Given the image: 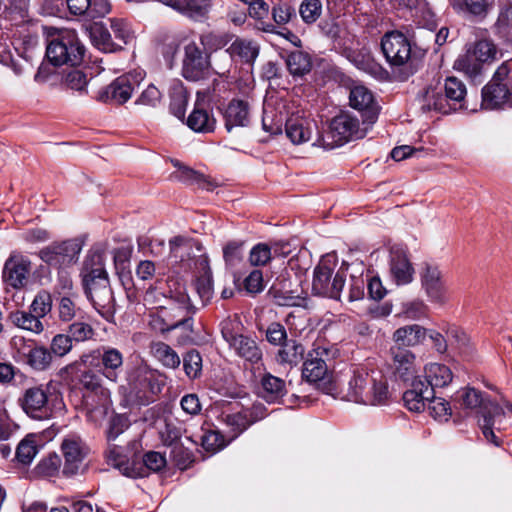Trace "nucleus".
I'll list each match as a JSON object with an SVG mask.
<instances>
[{"label": "nucleus", "mask_w": 512, "mask_h": 512, "mask_svg": "<svg viewBox=\"0 0 512 512\" xmlns=\"http://www.w3.org/2000/svg\"><path fill=\"white\" fill-rule=\"evenodd\" d=\"M80 275L85 293L95 310L105 320L113 322L115 300L105 270L103 253L98 250L90 251L83 262Z\"/></svg>", "instance_id": "nucleus-1"}, {"label": "nucleus", "mask_w": 512, "mask_h": 512, "mask_svg": "<svg viewBox=\"0 0 512 512\" xmlns=\"http://www.w3.org/2000/svg\"><path fill=\"white\" fill-rule=\"evenodd\" d=\"M391 396L387 377L381 371L357 367L348 382L344 398L358 404L380 406L387 405Z\"/></svg>", "instance_id": "nucleus-2"}, {"label": "nucleus", "mask_w": 512, "mask_h": 512, "mask_svg": "<svg viewBox=\"0 0 512 512\" xmlns=\"http://www.w3.org/2000/svg\"><path fill=\"white\" fill-rule=\"evenodd\" d=\"M94 361H100V372L109 381L117 383L123 370V354L114 347L103 346L97 350L82 354L78 360L66 365L60 370V375H71L80 372L81 366H91Z\"/></svg>", "instance_id": "nucleus-3"}, {"label": "nucleus", "mask_w": 512, "mask_h": 512, "mask_svg": "<svg viewBox=\"0 0 512 512\" xmlns=\"http://www.w3.org/2000/svg\"><path fill=\"white\" fill-rule=\"evenodd\" d=\"M85 48L72 30H64L49 40L46 48L48 60L55 66L79 65L84 57Z\"/></svg>", "instance_id": "nucleus-4"}, {"label": "nucleus", "mask_w": 512, "mask_h": 512, "mask_svg": "<svg viewBox=\"0 0 512 512\" xmlns=\"http://www.w3.org/2000/svg\"><path fill=\"white\" fill-rule=\"evenodd\" d=\"M329 350L323 346H315L308 352L303 363L302 377L309 383L315 384L326 394H332L335 385L331 381V375L326 364Z\"/></svg>", "instance_id": "nucleus-5"}, {"label": "nucleus", "mask_w": 512, "mask_h": 512, "mask_svg": "<svg viewBox=\"0 0 512 512\" xmlns=\"http://www.w3.org/2000/svg\"><path fill=\"white\" fill-rule=\"evenodd\" d=\"M129 385L126 400L130 405H148L161 390L155 372L146 366L135 369Z\"/></svg>", "instance_id": "nucleus-6"}, {"label": "nucleus", "mask_w": 512, "mask_h": 512, "mask_svg": "<svg viewBox=\"0 0 512 512\" xmlns=\"http://www.w3.org/2000/svg\"><path fill=\"white\" fill-rule=\"evenodd\" d=\"M335 264L323 257L314 269L312 291L316 295L339 300L345 285V273L337 271L333 275Z\"/></svg>", "instance_id": "nucleus-7"}, {"label": "nucleus", "mask_w": 512, "mask_h": 512, "mask_svg": "<svg viewBox=\"0 0 512 512\" xmlns=\"http://www.w3.org/2000/svg\"><path fill=\"white\" fill-rule=\"evenodd\" d=\"M61 452L64 458L62 475L67 478L83 474L87 468L89 447L78 436H67L61 443Z\"/></svg>", "instance_id": "nucleus-8"}, {"label": "nucleus", "mask_w": 512, "mask_h": 512, "mask_svg": "<svg viewBox=\"0 0 512 512\" xmlns=\"http://www.w3.org/2000/svg\"><path fill=\"white\" fill-rule=\"evenodd\" d=\"M183 49V77L189 81H199L206 78L211 66L209 54L203 51L199 44L192 39H186L184 41Z\"/></svg>", "instance_id": "nucleus-9"}, {"label": "nucleus", "mask_w": 512, "mask_h": 512, "mask_svg": "<svg viewBox=\"0 0 512 512\" xmlns=\"http://www.w3.org/2000/svg\"><path fill=\"white\" fill-rule=\"evenodd\" d=\"M420 282L428 300L437 305H444L448 301V288L440 267L426 262L420 269Z\"/></svg>", "instance_id": "nucleus-10"}, {"label": "nucleus", "mask_w": 512, "mask_h": 512, "mask_svg": "<svg viewBox=\"0 0 512 512\" xmlns=\"http://www.w3.org/2000/svg\"><path fill=\"white\" fill-rule=\"evenodd\" d=\"M81 250L79 241L70 239L44 247L38 255L49 266L62 269L75 262Z\"/></svg>", "instance_id": "nucleus-11"}, {"label": "nucleus", "mask_w": 512, "mask_h": 512, "mask_svg": "<svg viewBox=\"0 0 512 512\" xmlns=\"http://www.w3.org/2000/svg\"><path fill=\"white\" fill-rule=\"evenodd\" d=\"M381 49L391 66H404L412 60L410 40L399 31L387 32L382 37Z\"/></svg>", "instance_id": "nucleus-12"}, {"label": "nucleus", "mask_w": 512, "mask_h": 512, "mask_svg": "<svg viewBox=\"0 0 512 512\" xmlns=\"http://www.w3.org/2000/svg\"><path fill=\"white\" fill-rule=\"evenodd\" d=\"M22 410L31 418L42 420L51 416L48 401V386L38 385L27 388L18 399Z\"/></svg>", "instance_id": "nucleus-13"}, {"label": "nucleus", "mask_w": 512, "mask_h": 512, "mask_svg": "<svg viewBox=\"0 0 512 512\" xmlns=\"http://www.w3.org/2000/svg\"><path fill=\"white\" fill-rule=\"evenodd\" d=\"M32 268L33 265L28 256L13 252L4 264L3 278L15 289L25 288L29 283Z\"/></svg>", "instance_id": "nucleus-14"}, {"label": "nucleus", "mask_w": 512, "mask_h": 512, "mask_svg": "<svg viewBox=\"0 0 512 512\" xmlns=\"http://www.w3.org/2000/svg\"><path fill=\"white\" fill-rule=\"evenodd\" d=\"M359 131L358 119L349 114L342 113L334 117L329 126V131L323 138L325 143L342 145L350 141Z\"/></svg>", "instance_id": "nucleus-15"}, {"label": "nucleus", "mask_w": 512, "mask_h": 512, "mask_svg": "<svg viewBox=\"0 0 512 512\" xmlns=\"http://www.w3.org/2000/svg\"><path fill=\"white\" fill-rule=\"evenodd\" d=\"M389 353L393 373L403 381L414 380L417 372L415 354L400 346H391Z\"/></svg>", "instance_id": "nucleus-16"}, {"label": "nucleus", "mask_w": 512, "mask_h": 512, "mask_svg": "<svg viewBox=\"0 0 512 512\" xmlns=\"http://www.w3.org/2000/svg\"><path fill=\"white\" fill-rule=\"evenodd\" d=\"M135 83L137 80L131 74L119 76L99 94V100L123 104L131 98Z\"/></svg>", "instance_id": "nucleus-17"}, {"label": "nucleus", "mask_w": 512, "mask_h": 512, "mask_svg": "<svg viewBox=\"0 0 512 512\" xmlns=\"http://www.w3.org/2000/svg\"><path fill=\"white\" fill-rule=\"evenodd\" d=\"M166 466L165 457L155 451L146 453L141 459L133 458L131 468L125 469V476L130 478H141L148 476L151 472H158Z\"/></svg>", "instance_id": "nucleus-18"}, {"label": "nucleus", "mask_w": 512, "mask_h": 512, "mask_svg": "<svg viewBox=\"0 0 512 512\" xmlns=\"http://www.w3.org/2000/svg\"><path fill=\"white\" fill-rule=\"evenodd\" d=\"M420 108L423 112L436 111L448 114L452 111L449 100L445 98L442 84L437 82L429 85L418 97Z\"/></svg>", "instance_id": "nucleus-19"}, {"label": "nucleus", "mask_w": 512, "mask_h": 512, "mask_svg": "<svg viewBox=\"0 0 512 512\" xmlns=\"http://www.w3.org/2000/svg\"><path fill=\"white\" fill-rule=\"evenodd\" d=\"M505 412L497 403H489L484 406L483 418L479 420V425L485 439L495 446H499L501 441L494 433V428L500 430L502 418Z\"/></svg>", "instance_id": "nucleus-20"}, {"label": "nucleus", "mask_w": 512, "mask_h": 512, "mask_svg": "<svg viewBox=\"0 0 512 512\" xmlns=\"http://www.w3.org/2000/svg\"><path fill=\"white\" fill-rule=\"evenodd\" d=\"M316 129L315 121L304 116H292L285 123L286 135L293 144L309 141Z\"/></svg>", "instance_id": "nucleus-21"}, {"label": "nucleus", "mask_w": 512, "mask_h": 512, "mask_svg": "<svg viewBox=\"0 0 512 512\" xmlns=\"http://www.w3.org/2000/svg\"><path fill=\"white\" fill-rule=\"evenodd\" d=\"M433 396V389L429 388L420 378L412 381L411 389L403 394L406 408L412 412L424 411L428 401Z\"/></svg>", "instance_id": "nucleus-22"}, {"label": "nucleus", "mask_w": 512, "mask_h": 512, "mask_svg": "<svg viewBox=\"0 0 512 512\" xmlns=\"http://www.w3.org/2000/svg\"><path fill=\"white\" fill-rule=\"evenodd\" d=\"M224 338L236 353L246 361L257 363L262 359V350L255 340L244 335L222 332Z\"/></svg>", "instance_id": "nucleus-23"}, {"label": "nucleus", "mask_w": 512, "mask_h": 512, "mask_svg": "<svg viewBox=\"0 0 512 512\" xmlns=\"http://www.w3.org/2000/svg\"><path fill=\"white\" fill-rule=\"evenodd\" d=\"M509 103L512 106V91L507 86L491 80L482 89V107L493 110Z\"/></svg>", "instance_id": "nucleus-24"}, {"label": "nucleus", "mask_w": 512, "mask_h": 512, "mask_svg": "<svg viewBox=\"0 0 512 512\" xmlns=\"http://www.w3.org/2000/svg\"><path fill=\"white\" fill-rule=\"evenodd\" d=\"M225 128L231 132L236 127H246L250 123L249 105L243 100H232L224 111Z\"/></svg>", "instance_id": "nucleus-25"}, {"label": "nucleus", "mask_w": 512, "mask_h": 512, "mask_svg": "<svg viewBox=\"0 0 512 512\" xmlns=\"http://www.w3.org/2000/svg\"><path fill=\"white\" fill-rule=\"evenodd\" d=\"M78 380L83 389L94 393L98 397V405L106 408L110 402V391L103 387L100 375L88 369L79 374Z\"/></svg>", "instance_id": "nucleus-26"}, {"label": "nucleus", "mask_w": 512, "mask_h": 512, "mask_svg": "<svg viewBox=\"0 0 512 512\" xmlns=\"http://www.w3.org/2000/svg\"><path fill=\"white\" fill-rule=\"evenodd\" d=\"M427 336V329L424 327L413 324L398 328L392 336L394 341L393 346H400L408 349L421 344Z\"/></svg>", "instance_id": "nucleus-27"}, {"label": "nucleus", "mask_w": 512, "mask_h": 512, "mask_svg": "<svg viewBox=\"0 0 512 512\" xmlns=\"http://www.w3.org/2000/svg\"><path fill=\"white\" fill-rule=\"evenodd\" d=\"M390 272L398 285H406L413 280L414 269L403 252L396 251L392 253Z\"/></svg>", "instance_id": "nucleus-28"}, {"label": "nucleus", "mask_w": 512, "mask_h": 512, "mask_svg": "<svg viewBox=\"0 0 512 512\" xmlns=\"http://www.w3.org/2000/svg\"><path fill=\"white\" fill-rule=\"evenodd\" d=\"M259 54L258 45L250 40L236 39L222 56L228 61L233 57H239L243 62L252 63Z\"/></svg>", "instance_id": "nucleus-29"}, {"label": "nucleus", "mask_w": 512, "mask_h": 512, "mask_svg": "<svg viewBox=\"0 0 512 512\" xmlns=\"http://www.w3.org/2000/svg\"><path fill=\"white\" fill-rule=\"evenodd\" d=\"M151 355L167 369H177L181 364L178 353L162 341H153L149 345Z\"/></svg>", "instance_id": "nucleus-30"}, {"label": "nucleus", "mask_w": 512, "mask_h": 512, "mask_svg": "<svg viewBox=\"0 0 512 512\" xmlns=\"http://www.w3.org/2000/svg\"><path fill=\"white\" fill-rule=\"evenodd\" d=\"M261 395L270 403H278L287 393L285 381L270 373L261 378Z\"/></svg>", "instance_id": "nucleus-31"}, {"label": "nucleus", "mask_w": 512, "mask_h": 512, "mask_svg": "<svg viewBox=\"0 0 512 512\" xmlns=\"http://www.w3.org/2000/svg\"><path fill=\"white\" fill-rule=\"evenodd\" d=\"M424 372L427 386L433 390L448 386L453 379L451 369L445 364L430 363L425 366Z\"/></svg>", "instance_id": "nucleus-32"}, {"label": "nucleus", "mask_w": 512, "mask_h": 512, "mask_svg": "<svg viewBox=\"0 0 512 512\" xmlns=\"http://www.w3.org/2000/svg\"><path fill=\"white\" fill-rule=\"evenodd\" d=\"M163 2L195 19L203 17L211 5V0H163Z\"/></svg>", "instance_id": "nucleus-33"}, {"label": "nucleus", "mask_w": 512, "mask_h": 512, "mask_svg": "<svg viewBox=\"0 0 512 512\" xmlns=\"http://www.w3.org/2000/svg\"><path fill=\"white\" fill-rule=\"evenodd\" d=\"M187 125L195 132L210 133L216 127V119L206 109L196 105L187 118Z\"/></svg>", "instance_id": "nucleus-34"}, {"label": "nucleus", "mask_w": 512, "mask_h": 512, "mask_svg": "<svg viewBox=\"0 0 512 512\" xmlns=\"http://www.w3.org/2000/svg\"><path fill=\"white\" fill-rule=\"evenodd\" d=\"M304 353V346L300 342L291 339L281 345L276 359L278 363L292 367L298 365L303 360Z\"/></svg>", "instance_id": "nucleus-35"}, {"label": "nucleus", "mask_w": 512, "mask_h": 512, "mask_svg": "<svg viewBox=\"0 0 512 512\" xmlns=\"http://www.w3.org/2000/svg\"><path fill=\"white\" fill-rule=\"evenodd\" d=\"M89 35L92 43L104 52H114L121 49V44L112 39L109 30L102 23H94L90 26Z\"/></svg>", "instance_id": "nucleus-36"}, {"label": "nucleus", "mask_w": 512, "mask_h": 512, "mask_svg": "<svg viewBox=\"0 0 512 512\" xmlns=\"http://www.w3.org/2000/svg\"><path fill=\"white\" fill-rule=\"evenodd\" d=\"M445 98L449 100L452 111L464 108V100L467 93L465 84L456 77H448L442 85Z\"/></svg>", "instance_id": "nucleus-37"}, {"label": "nucleus", "mask_w": 512, "mask_h": 512, "mask_svg": "<svg viewBox=\"0 0 512 512\" xmlns=\"http://www.w3.org/2000/svg\"><path fill=\"white\" fill-rule=\"evenodd\" d=\"M148 318V326L157 333L165 334L177 329V324L173 321V316H171L169 311L165 310L163 306L150 311Z\"/></svg>", "instance_id": "nucleus-38"}, {"label": "nucleus", "mask_w": 512, "mask_h": 512, "mask_svg": "<svg viewBox=\"0 0 512 512\" xmlns=\"http://www.w3.org/2000/svg\"><path fill=\"white\" fill-rule=\"evenodd\" d=\"M9 319L16 327L34 334H40L44 330L40 318L33 312L17 310L9 315Z\"/></svg>", "instance_id": "nucleus-39"}, {"label": "nucleus", "mask_w": 512, "mask_h": 512, "mask_svg": "<svg viewBox=\"0 0 512 512\" xmlns=\"http://www.w3.org/2000/svg\"><path fill=\"white\" fill-rule=\"evenodd\" d=\"M167 297L171 303L182 305L180 312L186 311L187 307H195L187 294L185 283L180 278H169L167 281Z\"/></svg>", "instance_id": "nucleus-40"}, {"label": "nucleus", "mask_w": 512, "mask_h": 512, "mask_svg": "<svg viewBox=\"0 0 512 512\" xmlns=\"http://www.w3.org/2000/svg\"><path fill=\"white\" fill-rule=\"evenodd\" d=\"M286 66L291 75L301 77L310 72L311 58L303 51H293L287 55Z\"/></svg>", "instance_id": "nucleus-41"}, {"label": "nucleus", "mask_w": 512, "mask_h": 512, "mask_svg": "<svg viewBox=\"0 0 512 512\" xmlns=\"http://www.w3.org/2000/svg\"><path fill=\"white\" fill-rule=\"evenodd\" d=\"M454 69L463 72L469 77H476L481 74L483 65L474 55L471 49H468L463 55H460L454 62Z\"/></svg>", "instance_id": "nucleus-42"}, {"label": "nucleus", "mask_w": 512, "mask_h": 512, "mask_svg": "<svg viewBox=\"0 0 512 512\" xmlns=\"http://www.w3.org/2000/svg\"><path fill=\"white\" fill-rule=\"evenodd\" d=\"M52 359L51 352L47 347L34 344L24 363L34 370L44 371L51 365Z\"/></svg>", "instance_id": "nucleus-43"}, {"label": "nucleus", "mask_w": 512, "mask_h": 512, "mask_svg": "<svg viewBox=\"0 0 512 512\" xmlns=\"http://www.w3.org/2000/svg\"><path fill=\"white\" fill-rule=\"evenodd\" d=\"M349 103L352 108L360 111H372L373 106H375L372 92L361 85L355 86L350 90Z\"/></svg>", "instance_id": "nucleus-44"}, {"label": "nucleus", "mask_w": 512, "mask_h": 512, "mask_svg": "<svg viewBox=\"0 0 512 512\" xmlns=\"http://www.w3.org/2000/svg\"><path fill=\"white\" fill-rule=\"evenodd\" d=\"M272 293L274 303L278 306H303L305 302V293L301 288L294 290L274 289Z\"/></svg>", "instance_id": "nucleus-45"}, {"label": "nucleus", "mask_w": 512, "mask_h": 512, "mask_svg": "<svg viewBox=\"0 0 512 512\" xmlns=\"http://www.w3.org/2000/svg\"><path fill=\"white\" fill-rule=\"evenodd\" d=\"M163 308L168 310L171 316H173V321L176 322L177 328H184L189 333L193 332L195 307H187V312H180L182 305H176L170 302L168 306H163Z\"/></svg>", "instance_id": "nucleus-46"}, {"label": "nucleus", "mask_w": 512, "mask_h": 512, "mask_svg": "<svg viewBox=\"0 0 512 512\" xmlns=\"http://www.w3.org/2000/svg\"><path fill=\"white\" fill-rule=\"evenodd\" d=\"M223 421L229 427V440L235 439L238 437L242 432H244L249 426L248 418L246 417V414L244 410L237 412V413H231L226 414L223 416Z\"/></svg>", "instance_id": "nucleus-47"}, {"label": "nucleus", "mask_w": 512, "mask_h": 512, "mask_svg": "<svg viewBox=\"0 0 512 512\" xmlns=\"http://www.w3.org/2000/svg\"><path fill=\"white\" fill-rule=\"evenodd\" d=\"M203 274L200 275L195 281V289L202 300L203 304L209 302L213 296V283L211 270L207 263L203 261Z\"/></svg>", "instance_id": "nucleus-48"}, {"label": "nucleus", "mask_w": 512, "mask_h": 512, "mask_svg": "<svg viewBox=\"0 0 512 512\" xmlns=\"http://www.w3.org/2000/svg\"><path fill=\"white\" fill-rule=\"evenodd\" d=\"M470 49L482 65L493 62L498 53L496 45L490 40H480Z\"/></svg>", "instance_id": "nucleus-49"}, {"label": "nucleus", "mask_w": 512, "mask_h": 512, "mask_svg": "<svg viewBox=\"0 0 512 512\" xmlns=\"http://www.w3.org/2000/svg\"><path fill=\"white\" fill-rule=\"evenodd\" d=\"M188 103L187 91L182 87L178 86L173 89L171 94L170 111L179 119H183L186 112Z\"/></svg>", "instance_id": "nucleus-50"}, {"label": "nucleus", "mask_w": 512, "mask_h": 512, "mask_svg": "<svg viewBox=\"0 0 512 512\" xmlns=\"http://www.w3.org/2000/svg\"><path fill=\"white\" fill-rule=\"evenodd\" d=\"M52 303L51 293L47 290H40L34 297L30 305V310L41 319L50 313Z\"/></svg>", "instance_id": "nucleus-51"}, {"label": "nucleus", "mask_w": 512, "mask_h": 512, "mask_svg": "<svg viewBox=\"0 0 512 512\" xmlns=\"http://www.w3.org/2000/svg\"><path fill=\"white\" fill-rule=\"evenodd\" d=\"M427 409L429 414L438 421H447L451 416L449 403L441 397H435L433 395L428 401Z\"/></svg>", "instance_id": "nucleus-52"}, {"label": "nucleus", "mask_w": 512, "mask_h": 512, "mask_svg": "<svg viewBox=\"0 0 512 512\" xmlns=\"http://www.w3.org/2000/svg\"><path fill=\"white\" fill-rule=\"evenodd\" d=\"M72 348L73 340L69 334L59 333L51 339L48 350L52 357H64L71 352Z\"/></svg>", "instance_id": "nucleus-53"}, {"label": "nucleus", "mask_w": 512, "mask_h": 512, "mask_svg": "<svg viewBox=\"0 0 512 512\" xmlns=\"http://www.w3.org/2000/svg\"><path fill=\"white\" fill-rule=\"evenodd\" d=\"M183 368L185 374L190 379H196L201 375L202 357L196 350H190L183 358Z\"/></svg>", "instance_id": "nucleus-54"}, {"label": "nucleus", "mask_w": 512, "mask_h": 512, "mask_svg": "<svg viewBox=\"0 0 512 512\" xmlns=\"http://www.w3.org/2000/svg\"><path fill=\"white\" fill-rule=\"evenodd\" d=\"M110 27L114 38L118 40L117 43L121 44V47L130 43L134 39V35L129 24L123 19H110Z\"/></svg>", "instance_id": "nucleus-55"}, {"label": "nucleus", "mask_w": 512, "mask_h": 512, "mask_svg": "<svg viewBox=\"0 0 512 512\" xmlns=\"http://www.w3.org/2000/svg\"><path fill=\"white\" fill-rule=\"evenodd\" d=\"M68 333L75 342H85L93 338L94 328L87 322L75 321L69 325Z\"/></svg>", "instance_id": "nucleus-56"}, {"label": "nucleus", "mask_w": 512, "mask_h": 512, "mask_svg": "<svg viewBox=\"0 0 512 512\" xmlns=\"http://www.w3.org/2000/svg\"><path fill=\"white\" fill-rule=\"evenodd\" d=\"M462 405L468 409L480 408V412L483 415L484 406L489 403H493L492 401L485 400L482 396V393L474 388H466L462 395Z\"/></svg>", "instance_id": "nucleus-57"}, {"label": "nucleus", "mask_w": 512, "mask_h": 512, "mask_svg": "<svg viewBox=\"0 0 512 512\" xmlns=\"http://www.w3.org/2000/svg\"><path fill=\"white\" fill-rule=\"evenodd\" d=\"M37 452L35 440L32 437H26L17 446L16 458L22 464H30Z\"/></svg>", "instance_id": "nucleus-58"}, {"label": "nucleus", "mask_w": 512, "mask_h": 512, "mask_svg": "<svg viewBox=\"0 0 512 512\" xmlns=\"http://www.w3.org/2000/svg\"><path fill=\"white\" fill-rule=\"evenodd\" d=\"M78 310L71 295H63L58 299L57 312L60 321L65 323L72 321Z\"/></svg>", "instance_id": "nucleus-59"}, {"label": "nucleus", "mask_w": 512, "mask_h": 512, "mask_svg": "<svg viewBox=\"0 0 512 512\" xmlns=\"http://www.w3.org/2000/svg\"><path fill=\"white\" fill-rule=\"evenodd\" d=\"M227 443L225 437L218 431L209 430L201 436L202 447L213 454L224 448Z\"/></svg>", "instance_id": "nucleus-60"}, {"label": "nucleus", "mask_w": 512, "mask_h": 512, "mask_svg": "<svg viewBox=\"0 0 512 512\" xmlns=\"http://www.w3.org/2000/svg\"><path fill=\"white\" fill-rule=\"evenodd\" d=\"M322 4L320 0H304L299 8L302 20L311 24L314 23L321 15Z\"/></svg>", "instance_id": "nucleus-61"}, {"label": "nucleus", "mask_w": 512, "mask_h": 512, "mask_svg": "<svg viewBox=\"0 0 512 512\" xmlns=\"http://www.w3.org/2000/svg\"><path fill=\"white\" fill-rule=\"evenodd\" d=\"M62 466L61 458L55 454H49L47 457L42 459L37 465V471L40 475L46 477H52L60 472Z\"/></svg>", "instance_id": "nucleus-62"}, {"label": "nucleus", "mask_w": 512, "mask_h": 512, "mask_svg": "<svg viewBox=\"0 0 512 512\" xmlns=\"http://www.w3.org/2000/svg\"><path fill=\"white\" fill-rule=\"evenodd\" d=\"M162 100V93L154 84H149L136 100L137 105L156 108Z\"/></svg>", "instance_id": "nucleus-63"}, {"label": "nucleus", "mask_w": 512, "mask_h": 512, "mask_svg": "<svg viewBox=\"0 0 512 512\" xmlns=\"http://www.w3.org/2000/svg\"><path fill=\"white\" fill-rule=\"evenodd\" d=\"M272 258L271 247L265 243L255 245L249 254V262L252 266H264Z\"/></svg>", "instance_id": "nucleus-64"}]
</instances>
